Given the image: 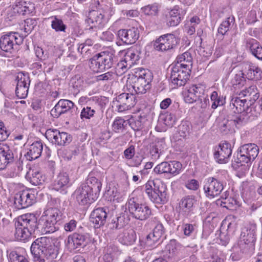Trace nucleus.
I'll use <instances>...</instances> for the list:
<instances>
[{"mask_svg": "<svg viewBox=\"0 0 262 262\" xmlns=\"http://www.w3.org/2000/svg\"><path fill=\"white\" fill-rule=\"evenodd\" d=\"M31 253L34 260L45 262L46 259H55L58 254L57 247L53 240L47 236L36 238L31 244Z\"/></svg>", "mask_w": 262, "mask_h": 262, "instance_id": "obj_1", "label": "nucleus"}, {"mask_svg": "<svg viewBox=\"0 0 262 262\" xmlns=\"http://www.w3.org/2000/svg\"><path fill=\"white\" fill-rule=\"evenodd\" d=\"M256 229L255 224L248 225L243 229L239 239L232 248L233 253L231 254V257L233 260L239 259L243 254L246 253L250 246L253 245L255 239Z\"/></svg>", "mask_w": 262, "mask_h": 262, "instance_id": "obj_2", "label": "nucleus"}, {"mask_svg": "<svg viewBox=\"0 0 262 262\" xmlns=\"http://www.w3.org/2000/svg\"><path fill=\"white\" fill-rule=\"evenodd\" d=\"M62 219L63 213L57 208H50L45 210L39 219L41 233H50L57 231Z\"/></svg>", "mask_w": 262, "mask_h": 262, "instance_id": "obj_3", "label": "nucleus"}, {"mask_svg": "<svg viewBox=\"0 0 262 262\" xmlns=\"http://www.w3.org/2000/svg\"><path fill=\"white\" fill-rule=\"evenodd\" d=\"M115 51L112 49L101 52L90 60L89 66L94 72H100L110 69L116 61Z\"/></svg>", "mask_w": 262, "mask_h": 262, "instance_id": "obj_4", "label": "nucleus"}, {"mask_svg": "<svg viewBox=\"0 0 262 262\" xmlns=\"http://www.w3.org/2000/svg\"><path fill=\"white\" fill-rule=\"evenodd\" d=\"M259 153L258 147L254 143L245 144L241 146L236 157H234L233 166L237 168L253 161Z\"/></svg>", "mask_w": 262, "mask_h": 262, "instance_id": "obj_5", "label": "nucleus"}, {"mask_svg": "<svg viewBox=\"0 0 262 262\" xmlns=\"http://www.w3.org/2000/svg\"><path fill=\"white\" fill-rule=\"evenodd\" d=\"M152 80V74L148 70L138 68L135 72V80L129 86L137 94H145L150 90Z\"/></svg>", "mask_w": 262, "mask_h": 262, "instance_id": "obj_6", "label": "nucleus"}, {"mask_svg": "<svg viewBox=\"0 0 262 262\" xmlns=\"http://www.w3.org/2000/svg\"><path fill=\"white\" fill-rule=\"evenodd\" d=\"M145 192L149 199L156 204H165L168 201L166 188L162 184L157 185L153 181L145 185Z\"/></svg>", "mask_w": 262, "mask_h": 262, "instance_id": "obj_7", "label": "nucleus"}, {"mask_svg": "<svg viewBox=\"0 0 262 262\" xmlns=\"http://www.w3.org/2000/svg\"><path fill=\"white\" fill-rule=\"evenodd\" d=\"M191 70L181 67L179 64L172 66L170 77V85L172 89H177L184 86L189 79Z\"/></svg>", "mask_w": 262, "mask_h": 262, "instance_id": "obj_8", "label": "nucleus"}, {"mask_svg": "<svg viewBox=\"0 0 262 262\" xmlns=\"http://www.w3.org/2000/svg\"><path fill=\"white\" fill-rule=\"evenodd\" d=\"M24 40L23 35L16 32H10L3 35L0 38V48L5 52L11 53L17 46Z\"/></svg>", "mask_w": 262, "mask_h": 262, "instance_id": "obj_9", "label": "nucleus"}, {"mask_svg": "<svg viewBox=\"0 0 262 262\" xmlns=\"http://www.w3.org/2000/svg\"><path fill=\"white\" fill-rule=\"evenodd\" d=\"M128 208L132 216L140 221H145L151 215V210L147 205L137 203L134 198L128 200Z\"/></svg>", "mask_w": 262, "mask_h": 262, "instance_id": "obj_10", "label": "nucleus"}, {"mask_svg": "<svg viewBox=\"0 0 262 262\" xmlns=\"http://www.w3.org/2000/svg\"><path fill=\"white\" fill-rule=\"evenodd\" d=\"M248 122L246 114L237 115L233 119L224 120L220 124V130L223 135L232 134L235 132V127H239Z\"/></svg>", "mask_w": 262, "mask_h": 262, "instance_id": "obj_11", "label": "nucleus"}, {"mask_svg": "<svg viewBox=\"0 0 262 262\" xmlns=\"http://www.w3.org/2000/svg\"><path fill=\"white\" fill-rule=\"evenodd\" d=\"M136 103V98L133 93H123L113 100V105L119 112H123L133 107Z\"/></svg>", "mask_w": 262, "mask_h": 262, "instance_id": "obj_12", "label": "nucleus"}, {"mask_svg": "<svg viewBox=\"0 0 262 262\" xmlns=\"http://www.w3.org/2000/svg\"><path fill=\"white\" fill-rule=\"evenodd\" d=\"M178 42V38L172 34L160 36L154 42V49L158 51H167L173 49Z\"/></svg>", "mask_w": 262, "mask_h": 262, "instance_id": "obj_13", "label": "nucleus"}, {"mask_svg": "<svg viewBox=\"0 0 262 262\" xmlns=\"http://www.w3.org/2000/svg\"><path fill=\"white\" fill-rule=\"evenodd\" d=\"M17 84L15 89L16 96L19 99H25L28 94L30 79L28 73L19 72L16 77Z\"/></svg>", "mask_w": 262, "mask_h": 262, "instance_id": "obj_14", "label": "nucleus"}, {"mask_svg": "<svg viewBox=\"0 0 262 262\" xmlns=\"http://www.w3.org/2000/svg\"><path fill=\"white\" fill-rule=\"evenodd\" d=\"M85 21L90 26L88 29L91 30L104 27L107 23V18L102 11L92 10L89 12Z\"/></svg>", "mask_w": 262, "mask_h": 262, "instance_id": "obj_15", "label": "nucleus"}, {"mask_svg": "<svg viewBox=\"0 0 262 262\" xmlns=\"http://www.w3.org/2000/svg\"><path fill=\"white\" fill-rule=\"evenodd\" d=\"M229 107L234 112L237 113V115L246 114V116L248 117V121L251 119V115L249 114L252 108L248 106L246 99H241L237 96L233 95L230 97Z\"/></svg>", "mask_w": 262, "mask_h": 262, "instance_id": "obj_16", "label": "nucleus"}, {"mask_svg": "<svg viewBox=\"0 0 262 262\" xmlns=\"http://www.w3.org/2000/svg\"><path fill=\"white\" fill-rule=\"evenodd\" d=\"M18 225L27 229L33 233L37 229L41 233V228L39 227V220L37 222L36 216L33 213H26L19 216Z\"/></svg>", "mask_w": 262, "mask_h": 262, "instance_id": "obj_17", "label": "nucleus"}, {"mask_svg": "<svg viewBox=\"0 0 262 262\" xmlns=\"http://www.w3.org/2000/svg\"><path fill=\"white\" fill-rule=\"evenodd\" d=\"M83 185L76 189L73 193L77 202L80 205H85L93 202L98 198L93 194Z\"/></svg>", "mask_w": 262, "mask_h": 262, "instance_id": "obj_18", "label": "nucleus"}, {"mask_svg": "<svg viewBox=\"0 0 262 262\" xmlns=\"http://www.w3.org/2000/svg\"><path fill=\"white\" fill-rule=\"evenodd\" d=\"M223 188V184L221 182L211 177L207 179L204 186L205 193L210 198H213L219 195Z\"/></svg>", "mask_w": 262, "mask_h": 262, "instance_id": "obj_19", "label": "nucleus"}, {"mask_svg": "<svg viewBox=\"0 0 262 262\" xmlns=\"http://www.w3.org/2000/svg\"><path fill=\"white\" fill-rule=\"evenodd\" d=\"M71 110L77 111L74 103L68 99H60L51 110V115L54 118H58Z\"/></svg>", "mask_w": 262, "mask_h": 262, "instance_id": "obj_20", "label": "nucleus"}, {"mask_svg": "<svg viewBox=\"0 0 262 262\" xmlns=\"http://www.w3.org/2000/svg\"><path fill=\"white\" fill-rule=\"evenodd\" d=\"M117 35L123 43L127 45L133 44L139 37V31L135 27L128 29H120L118 31Z\"/></svg>", "mask_w": 262, "mask_h": 262, "instance_id": "obj_21", "label": "nucleus"}, {"mask_svg": "<svg viewBox=\"0 0 262 262\" xmlns=\"http://www.w3.org/2000/svg\"><path fill=\"white\" fill-rule=\"evenodd\" d=\"M236 68L245 72L246 77L249 80H259L262 78V70L257 66L246 63H242Z\"/></svg>", "mask_w": 262, "mask_h": 262, "instance_id": "obj_22", "label": "nucleus"}, {"mask_svg": "<svg viewBox=\"0 0 262 262\" xmlns=\"http://www.w3.org/2000/svg\"><path fill=\"white\" fill-rule=\"evenodd\" d=\"M108 210L107 208L100 207L95 209L91 212L90 221L94 225L95 228H99L105 224Z\"/></svg>", "mask_w": 262, "mask_h": 262, "instance_id": "obj_23", "label": "nucleus"}, {"mask_svg": "<svg viewBox=\"0 0 262 262\" xmlns=\"http://www.w3.org/2000/svg\"><path fill=\"white\" fill-rule=\"evenodd\" d=\"M232 154L231 144L229 143L220 144L216 151L214 153V159L219 163H226Z\"/></svg>", "mask_w": 262, "mask_h": 262, "instance_id": "obj_24", "label": "nucleus"}, {"mask_svg": "<svg viewBox=\"0 0 262 262\" xmlns=\"http://www.w3.org/2000/svg\"><path fill=\"white\" fill-rule=\"evenodd\" d=\"M87 236L85 234L74 233L68 236L67 246L70 250H75L86 246Z\"/></svg>", "mask_w": 262, "mask_h": 262, "instance_id": "obj_25", "label": "nucleus"}, {"mask_svg": "<svg viewBox=\"0 0 262 262\" xmlns=\"http://www.w3.org/2000/svg\"><path fill=\"white\" fill-rule=\"evenodd\" d=\"M186 11L176 5L170 10L167 16V24L168 26L174 27L178 25L183 19Z\"/></svg>", "mask_w": 262, "mask_h": 262, "instance_id": "obj_26", "label": "nucleus"}, {"mask_svg": "<svg viewBox=\"0 0 262 262\" xmlns=\"http://www.w3.org/2000/svg\"><path fill=\"white\" fill-rule=\"evenodd\" d=\"M205 87L202 84H193L188 89L184 100L188 103L195 102L204 91Z\"/></svg>", "mask_w": 262, "mask_h": 262, "instance_id": "obj_27", "label": "nucleus"}, {"mask_svg": "<svg viewBox=\"0 0 262 262\" xmlns=\"http://www.w3.org/2000/svg\"><path fill=\"white\" fill-rule=\"evenodd\" d=\"M14 13L21 15H27L33 13L35 10L34 4L30 2L23 0H16L15 5L13 6Z\"/></svg>", "mask_w": 262, "mask_h": 262, "instance_id": "obj_28", "label": "nucleus"}, {"mask_svg": "<svg viewBox=\"0 0 262 262\" xmlns=\"http://www.w3.org/2000/svg\"><path fill=\"white\" fill-rule=\"evenodd\" d=\"M42 149L43 144L40 141L35 142L30 146L29 150L25 156L29 161L35 160L41 156Z\"/></svg>", "mask_w": 262, "mask_h": 262, "instance_id": "obj_29", "label": "nucleus"}, {"mask_svg": "<svg viewBox=\"0 0 262 262\" xmlns=\"http://www.w3.org/2000/svg\"><path fill=\"white\" fill-rule=\"evenodd\" d=\"M0 155L4 157V160L0 161V170L4 169L7 165L14 160V155L12 151L7 145H3L0 147Z\"/></svg>", "mask_w": 262, "mask_h": 262, "instance_id": "obj_30", "label": "nucleus"}, {"mask_svg": "<svg viewBox=\"0 0 262 262\" xmlns=\"http://www.w3.org/2000/svg\"><path fill=\"white\" fill-rule=\"evenodd\" d=\"M165 146L164 139H158L151 145L150 155L154 160L158 159L163 152V149Z\"/></svg>", "mask_w": 262, "mask_h": 262, "instance_id": "obj_31", "label": "nucleus"}, {"mask_svg": "<svg viewBox=\"0 0 262 262\" xmlns=\"http://www.w3.org/2000/svg\"><path fill=\"white\" fill-rule=\"evenodd\" d=\"M235 27V18L232 15L226 18L220 24L217 29L219 35L224 36Z\"/></svg>", "mask_w": 262, "mask_h": 262, "instance_id": "obj_32", "label": "nucleus"}, {"mask_svg": "<svg viewBox=\"0 0 262 262\" xmlns=\"http://www.w3.org/2000/svg\"><path fill=\"white\" fill-rule=\"evenodd\" d=\"M86 188H89L88 190L93 193L96 194V196L98 198L99 193L101 188V183L96 178L94 177L89 176V178L86 180L85 184H83Z\"/></svg>", "mask_w": 262, "mask_h": 262, "instance_id": "obj_33", "label": "nucleus"}, {"mask_svg": "<svg viewBox=\"0 0 262 262\" xmlns=\"http://www.w3.org/2000/svg\"><path fill=\"white\" fill-rule=\"evenodd\" d=\"M26 178L33 185H42L46 180L45 176L37 170H30L27 172Z\"/></svg>", "mask_w": 262, "mask_h": 262, "instance_id": "obj_34", "label": "nucleus"}, {"mask_svg": "<svg viewBox=\"0 0 262 262\" xmlns=\"http://www.w3.org/2000/svg\"><path fill=\"white\" fill-rule=\"evenodd\" d=\"M69 183V178L67 172H60L53 183V189L58 191L61 189L63 190L68 187Z\"/></svg>", "mask_w": 262, "mask_h": 262, "instance_id": "obj_35", "label": "nucleus"}, {"mask_svg": "<svg viewBox=\"0 0 262 262\" xmlns=\"http://www.w3.org/2000/svg\"><path fill=\"white\" fill-rule=\"evenodd\" d=\"M118 239L119 241L123 245H132L136 239V232L133 229L125 230L119 235Z\"/></svg>", "mask_w": 262, "mask_h": 262, "instance_id": "obj_36", "label": "nucleus"}, {"mask_svg": "<svg viewBox=\"0 0 262 262\" xmlns=\"http://www.w3.org/2000/svg\"><path fill=\"white\" fill-rule=\"evenodd\" d=\"M252 54L259 60H262V46L256 40L251 39L247 43Z\"/></svg>", "mask_w": 262, "mask_h": 262, "instance_id": "obj_37", "label": "nucleus"}, {"mask_svg": "<svg viewBox=\"0 0 262 262\" xmlns=\"http://www.w3.org/2000/svg\"><path fill=\"white\" fill-rule=\"evenodd\" d=\"M139 60V56L137 54V51L133 48H130L125 51L124 55L123 61L131 67L136 64L137 61Z\"/></svg>", "mask_w": 262, "mask_h": 262, "instance_id": "obj_38", "label": "nucleus"}, {"mask_svg": "<svg viewBox=\"0 0 262 262\" xmlns=\"http://www.w3.org/2000/svg\"><path fill=\"white\" fill-rule=\"evenodd\" d=\"M177 62L174 64H179L182 67L187 68L191 70L192 66V58L191 53L186 51L177 58Z\"/></svg>", "mask_w": 262, "mask_h": 262, "instance_id": "obj_39", "label": "nucleus"}, {"mask_svg": "<svg viewBox=\"0 0 262 262\" xmlns=\"http://www.w3.org/2000/svg\"><path fill=\"white\" fill-rule=\"evenodd\" d=\"M210 99L212 102L211 108L213 110L219 106H223L226 103V97L216 91L212 92Z\"/></svg>", "mask_w": 262, "mask_h": 262, "instance_id": "obj_40", "label": "nucleus"}, {"mask_svg": "<svg viewBox=\"0 0 262 262\" xmlns=\"http://www.w3.org/2000/svg\"><path fill=\"white\" fill-rule=\"evenodd\" d=\"M200 23L201 20L197 16H193L189 20H187L185 25V29L187 33L189 35L194 34L195 28Z\"/></svg>", "mask_w": 262, "mask_h": 262, "instance_id": "obj_41", "label": "nucleus"}, {"mask_svg": "<svg viewBox=\"0 0 262 262\" xmlns=\"http://www.w3.org/2000/svg\"><path fill=\"white\" fill-rule=\"evenodd\" d=\"M238 73H236L231 80V84L235 89L242 88L246 81L244 77L245 75V72H243L242 69H238Z\"/></svg>", "mask_w": 262, "mask_h": 262, "instance_id": "obj_42", "label": "nucleus"}, {"mask_svg": "<svg viewBox=\"0 0 262 262\" xmlns=\"http://www.w3.org/2000/svg\"><path fill=\"white\" fill-rule=\"evenodd\" d=\"M56 140H55L54 144L58 146H66L72 141V136L66 132H60L58 130Z\"/></svg>", "mask_w": 262, "mask_h": 262, "instance_id": "obj_43", "label": "nucleus"}, {"mask_svg": "<svg viewBox=\"0 0 262 262\" xmlns=\"http://www.w3.org/2000/svg\"><path fill=\"white\" fill-rule=\"evenodd\" d=\"M195 200L192 196H187L183 198L179 203L180 211L188 212L193 206Z\"/></svg>", "mask_w": 262, "mask_h": 262, "instance_id": "obj_44", "label": "nucleus"}, {"mask_svg": "<svg viewBox=\"0 0 262 262\" xmlns=\"http://www.w3.org/2000/svg\"><path fill=\"white\" fill-rule=\"evenodd\" d=\"M8 262H29L25 256L14 250H7Z\"/></svg>", "mask_w": 262, "mask_h": 262, "instance_id": "obj_45", "label": "nucleus"}, {"mask_svg": "<svg viewBox=\"0 0 262 262\" xmlns=\"http://www.w3.org/2000/svg\"><path fill=\"white\" fill-rule=\"evenodd\" d=\"M32 234V232L22 226L15 229V236L18 240L25 242L28 240Z\"/></svg>", "mask_w": 262, "mask_h": 262, "instance_id": "obj_46", "label": "nucleus"}, {"mask_svg": "<svg viewBox=\"0 0 262 262\" xmlns=\"http://www.w3.org/2000/svg\"><path fill=\"white\" fill-rule=\"evenodd\" d=\"M103 98L101 97L94 96L90 98L87 97H81L78 102L81 105L88 103L89 105H101Z\"/></svg>", "mask_w": 262, "mask_h": 262, "instance_id": "obj_47", "label": "nucleus"}, {"mask_svg": "<svg viewBox=\"0 0 262 262\" xmlns=\"http://www.w3.org/2000/svg\"><path fill=\"white\" fill-rule=\"evenodd\" d=\"M160 8L159 4L154 3L142 7L141 10L146 15L156 16L158 14Z\"/></svg>", "mask_w": 262, "mask_h": 262, "instance_id": "obj_48", "label": "nucleus"}, {"mask_svg": "<svg viewBox=\"0 0 262 262\" xmlns=\"http://www.w3.org/2000/svg\"><path fill=\"white\" fill-rule=\"evenodd\" d=\"M92 107L89 106H84L80 113V118L84 120L85 119H90L94 117L96 112V106L97 105H92Z\"/></svg>", "mask_w": 262, "mask_h": 262, "instance_id": "obj_49", "label": "nucleus"}, {"mask_svg": "<svg viewBox=\"0 0 262 262\" xmlns=\"http://www.w3.org/2000/svg\"><path fill=\"white\" fill-rule=\"evenodd\" d=\"M126 125V121L120 117L116 118L112 124V129L115 133L122 132Z\"/></svg>", "mask_w": 262, "mask_h": 262, "instance_id": "obj_50", "label": "nucleus"}, {"mask_svg": "<svg viewBox=\"0 0 262 262\" xmlns=\"http://www.w3.org/2000/svg\"><path fill=\"white\" fill-rule=\"evenodd\" d=\"M51 21V28L56 32L66 31L67 26L63 23L62 19L57 17V16H52Z\"/></svg>", "mask_w": 262, "mask_h": 262, "instance_id": "obj_51", "label": "nucleus"}, {"mask_svg": "<svg viewBox=\"0 0 262 262\" xmlns=\"http://www.w3.org/2000/svg\"><path fill=\"white\" fill-rule=\"evenodd\" d=\"M26 193L25 190L20 191L17 192L14 198V203L18 205V208H27V205L26 203Z\"/></svg>", "mask_w": 262, "mask_h": 262, "instance_id": "obj_52", "label": "nucleus"}, {"mask_svg": "<svg viewBox=\"0 0 262 262\" xmlns=\"http://www.w3.org/2000/svg\"><path fill=\"white\" fill-rule=\"evenodd\" d=\"M190 130V123L188 121H182L179 126L178 134L180 137L185 138L189 135Z\"/></svg>", "mask_w": 262, "mask_h": 262, "instance_id": "obj_53", "label": "nucleus"}, {"mask_svg": "<svg viewBox=\"0 0 262 262\" xmlns=\"http://www.w3.org/2000/svg\"><path fill=\"white\" fill-rule=\"evenodd\" d=\"M127 224L124 215L120 214L119 216H117L115 219H114L112 223H111V225L112 226L111 227L112 229H120L124 227L125 225Z\"/></svg>", "mask_w": 262, "mask_h": 262, "instance_id": "obj_54", "label": "nucleus"}, {"mask_svg": "<svg viewBox=\"0 0 262 262\" xmlns=\"http://www.w3.org/2000/svg\"><path fill=\"white\" fill-rule=\"evenodd\" d=\"M131 68L130 66L125 63L123 61L121 60L118 63L116 67L115 68V71L114 72L117 76H120L125 73L129 69Z\"/></svg>", "mask_w": 262, "mask_h": 262, "instance_id": "obj_55", "label": "nucleus"}, {"mask_svg": "<svg viewBox=\"0 0 262 262\" xmlns=\"http://www.w3.org/2000/svg\"><path fill=\"white\" fill-rule=\"evenodd\" d=\"M169 174L172 176H176L179 174L182 168V164L178 161H173L169 162Z\"/></svg>", "mask_w": 262, "mask_h": 262, "instance_id": "obj_56", "label": "nucleus"}, {"mask_svg": "<svg viewBox=\"0 0 262 262\" xmlns=\"http://www.w3.org/2000/svg\"><path fill=\"white\" fill-rule=\"evenodd\" d=\"M169 164L168 162H163L157 165L154 169L155 173L157 174L169 173Z\"/></svg>", "mask_w": 262, "mask_h": 262, "instance_id": "obj_57", "label": "nucleus"}, {"mask_svg": "<svg viewBox=\"0 0 262 262\" xmlns=\"http://www.w3.org/2000/svg\"><path fill=\"white\" fill-rule=\"evenodd\" d=\"M174 122V120L170 114H166L160 115L159 119V123H163L166 126L172 127Z\"/></svg>", "mask_w": 262, "mask_h": 262, "instance_id": "obj_58", "label": "nucleus"}, {"mask_svg": "<svg viewBox=\"0 0 262 262\" xmlns=\"http://www.w3.org/2000/svg\"><path fill=\"white\" fill-rule=\"evenodd\" d=\"M116 78V74L113 71H108L96 76L97 81H111Z\"/></svg>", "mask_w": 262, "mask_h": 262, "instance_id": "obj_59", "label": "nucleus"}, {"mask_svg": "<svg viewBox=\"0 0 262 262\" xmlns=\"http://www.w3.org/2000/svg\"><path fill=\"white\" fill-rule=\"evenodd\" d=\"M144 118L139 116L136 119L130 122V125L135 131L141 130L144 128Z\"/></svg>", "mask_w": 262, "mask_h": 262, "instance_id": "obj_60", "label": "nucleus"}, {"mask_svg": "<svg viewBox=\"0 0 262 262\" xmlns=\"http://www.w3.org/2000/svg\"><path fill=\"white\" fill-rule=\"evenodd\" d=\"M25 192L27 194V196H26L25 201L27 205V207H28L35 202V191L33 189H27L25 190Z\"/></svg>", "mask_w": 262, "mask_h": 262, "instance_id": "obj_61", "label": "nucleus"}, {"mask_svg": "<svg viewBox=\"0 0 262 262\" xmlns=\"http://www.w3.org/2000/svg\"><path fill=\"white\" fill-rule=\"evenodd\" d=\"M159 242L158 239L155 238L151 233L148 234L144 239V242L146 247L149 249L156 247V244Z\"/></svg>", "mask_w": 262, "mask_h": 262, "instance_id": "obj_62", "label": "nucleus"}, {"mask_svg": "<svg viewBox=\"0 0 262 262\" xmlns=\"http://www.w3.org/2000/svg\"><path fill=\"white\" fill-rule=\"evenodd\" d=\"M165 232L164 227L161 223H157L155 226L152 232L151 233L155 238L158 239L160 241V238L164 234Z\"/></svg>", "mask_w": 262, "mask_h": 262, "instance_id": "obj_63", "label": "nucleus"}, {"mask_svg": "<svg viewBox=\"0 0 262 262\" xmlns=\"http://www.w3.org/2000/svg\"><path fill=\"white\" fill-rule=\"evenodd\" d=\"M181 248V245L176 239H171L167 246V249L170 253H176Z\"/></svg>", "mask_w": 262, "mask_h": 262, "instance_id": "obj_64", "label": "nucleus"}]
</instances>
